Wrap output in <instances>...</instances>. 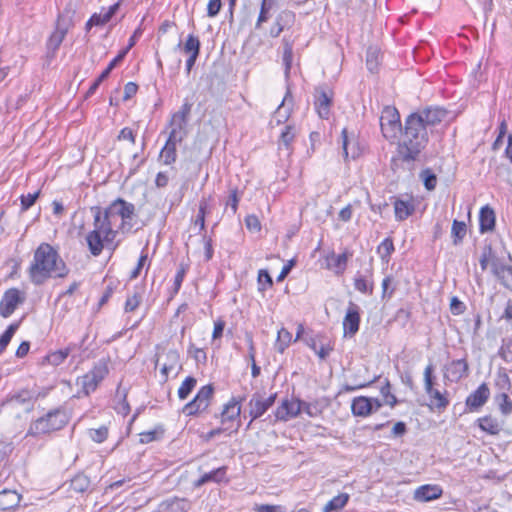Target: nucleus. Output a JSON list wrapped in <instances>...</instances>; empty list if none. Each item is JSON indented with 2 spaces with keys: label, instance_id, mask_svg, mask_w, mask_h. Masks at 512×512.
<instances>
[{
  "label": "nucleus",
  "instance_id": "nucleus-23",
  "mask_svg": "<svg viewBox=\"0 0 512 512\" xmlns=\"http://www.w3.org/2000/svg\"><path fill=\"white\" fill-rule=\"evenodd\" d=\"M493 274L499 279L502 285L512 290V266H507L500 261L493 263Z\"/></svg>",
  "mask_w": 512,
  "mask_h": 512
},
{
  "label": "nucleus",
  "instance_id": "nucleus-35",
  "mask_svg": "<svg viewBox=\"0 0 512 512\" xmlns=\"http://www.w3.org/2000/svg\"><path fill=\"white\" fill-rule=\"evenodd\" d=\"M366 65L370 72L376 73L380 65V50L377 47H369L366 53Z\"/></svg>",
  "mask_w": 512,
  "mask_h": 512
},
{
  "label": "nucleus",
  "instance_id": "nucleus-52",
  "mask_svg": "<svg viewBox=\"0 0 512 512\" xmlns=\"http://www.w3.org/2000/svg\"><path fill=\"white\" fill-rule=\"evenodd\" d=\"M258 285L259 290H266L267 288H270L273 285L272 278L267 270H260L258 272Z\"/></svg>",
  "mask_w": 512,
  "mask_h": 512
},
{
  "label": "nucleus",
  "instance_id": "nucleus-15",
  "mask_svg": "<svg viewBox=\"0 0 512 512\" xmlns=\"http://www.w3.org/2000/svg\"><path fill=\"white\" fill-rule=\"evenodd\" d=\"M24 299L23 294L18 289L11 288L7 290L0 302V314L4 318L9 317Z\"/></svg>",
  "mask_w": 512,
  "mask_h": 512
},
{
  "label": "nucleus",
  "instance_id": "nucleus-24",
  "mask_svg": "<svg viewBox=\"0 0 512 512\" xmlns=\"http://www.w3.org/2000/svg\"><path fill=\"white\" fill-rule=\"evenodd\" d=\"M181 141L182 140L173 139L172 137L168 136V139L160 152V157L165 165H170L176 161V145Z\"/></svg>",
  "mask_w": 512,
  "mask_h": 512
},
{
  "label": "nucleus",
  "instance_id": "nucleus-28",
  "mask_svg": "<svg viewBox=\"0 0 512 512\" xmlns=\"http://www.w3.org/2000/svg\"><path fill=\"white\" fill-rule=\"evenodd\" d=\"M415 211V206L412 201H405L397 199L394 202L395 218L398 221H403L411 216Z\"/></svg>",
  "mask_w": 512,
  "mask_h": 512
},
{
  "label": "nucleus",
  "instance_id": "nucleus-54",
  "mask_svg": "<svg viewBox=\"0 0 512 512\" xmlns=\"http://www.w3.org/2000/svg\"><path fill=\"white\" fill-rule=\"evenodd\" d=\"M239 200H240V197L238 195V189L237 188L231 189L230 195L226 202V207L231 208L233 215L236 214V212H237Z\"/></svg>",
  "mask_w": 512,
  "mask_h": 512
},
{
  "label": "nucleus",
  "instance_id": "nucleus-43",
  "mask_svg": "<svg viewBox=\"0 0 512 512\" xmlns=\"http://www.w3.org/2000/svg\"><path fill=\"white\" fill-rule=\"evenodd\" d=\"M451 235L453 237L454 245H458L459 243H461L466 235L465 222L454 220L452 224Z\"/></svg>",
  "mask_w": 512,
  "mask_h": 512
},
{
  "label": "nucleus",
  "instance_id": "nucleus-19",
  "mask_svg": "<svg viewBox=\"0 0 512 512\" xmlns=\"http://www.w3.org/2000/svg\"><path fill=\"white\" fill-rule=\"evenodd\" d=\"M307 344L322 360L326 359L333 350L331 340L325 336L318 335L316 337H311L307 341Z\"/></svg>",
  "mask_w": 512,
  "mask_h": 512
},
{
  "label": "nucleus",
  "instance_id": "nucleus-40",
  "mask_svg": "<svg viewBox=\"0 0 512 512\" xmlns=\"http://www.w3.org/2000/svg\"><path fill=\"white\" fill-rule=\"evenodd\" d=\"M70 352V347L51 352L45 357V361L50 365L58 366L64 362V360L69 356Z\"/></svg>",
  "mask_w": 512,
  "mask_h": 512
},
{
  "label": "nucleus",
  "instance_id": "nucleus-21",
  "mask_svg": "<svg viewBox=\"0 0 512 512\" xmlns=\"http://www.w3.org/2000/svg\"><path fill=\"white\" fill-rule=\"evenodd\" d=\"M468 373V364L464 359L452 361L446 368V376L451 381H458L466 377Z\"/></svg>",
  "mask_w": 512,
  "mask_h": 512
},
{
  "label": "nucleus",
  "instance_id": "nucleus-64",
  "mask_svg": "<svg viewBox=\"0 0 512 512\" xmlns=\"http://www.w3.org/2000/svg\"><path fill=\"white\" fill-rule=\"evenodd\" d=\"M359 308L357 305L353 303H349V306L346 310V314L343 320H359Z\"/></svg>",
  "mask_w": 512,
  "mask_h": 512
},
{
  "label": "nucleus",
  "instance_id": "nucleus-37",
  "mask_svg": "<svg viewBox=\"0 0 512 512\" xmlns=\"http://www.w3.org/2000/svg\"><path fill=\"white\" fill-rule=\"evenodd\" d=\"M354 287L363 294L371 295L373 292V281L361 274H357L354 278Z\"/></svg>",
  "mask_w": 512,
  "mask_h": 512
},
{
  "label": "nucleus",
  "instance_id": "nucleus-57",
  "mask_svg": "<svg viewBox=\"0 0 512 512\" xmlns=\"http://www.w3.org/2000/svg\"><path fill=\"white\" fill-rule=\"evenodd\" d=\"M187 269H188L187 265H185L183 263L180 264L178 271L175 275V279H174V287H175L176 291H178L180 289L182 282L184 280L185 274L187 272Z\"/></svg>",
  "mask_w": 512,
  "mask_h": 512
},
{
  "label": "nucleus",
  "instance_id": "nucleus-9",
  "mask_svg": "<svg viewBox=\"0 0 512 512\" xmlns=\"http://www.w3.org/2000/svg\"><path fill=\"white\" fill-rule=\"evenodd\" d=\"M240 414V401L236 398H232L227 404L224 405V408L221 412L220 417L222 426L229 427V429H233L234 432H237L240 427Z\"/></svg>",
  "mask_w": 512,
  "mask_h": 512
},
{
  "label": "nucleus",
  "instance_id": "nucleus-17",
  "mask_svg": "<svg viewBox=\"0 0 512 512\" xmlns=\"http://www.w3.org/2000/svg\"><path fill=\"white\" fill-rule=\"evenodd\" d=\"M414 114L421 116L423 123L430 129V132L433 133V129L447 116V111L440 107H429L415 112Z\"/></svg>",
  "mask_w": 512,
  "mask_h": 512
},
{
  "label": "nucleus",
  "instance_id": "nucleus-42",
  "mask_svg": "<svg viewBox=\"0 0 512 512\" xmlns=\"http://www.w3.org/2000/svg\"><path fill=\"white\" fill-rule=\"evenodd\" d=\"M143 298V290L135 289L127 296L124 309L126 312L134 311L140 305Z\"/></svg>",
  "mask_w": 512,
  "mask_h": 512
},
{
  "label": "nucleus",
  "instance_id": "nucleus-26",
  "mask_svg": "<svg viewBox=\"0 0 512 512\" xmlns=\"http://www.w3.org/2000/svg\"><path fill=\"white\" fill-rule=\"evenodd\" d=\"M21 496L15 490H3L0 492V509L10 510L18 506Z\"/></svg>",
  "mask_w": 512,
  "mask_h": 512
},
{
  "label": "nucleus",
  "instance_id": "nucleus-58",
  "mask_svg": "<svg viewBox=\"0 0 512 512\" xmlns=\"http://www.w3.org/2000/svg\"><path fill=\"white\" fill-rule=\"evenodd\" d=\"M392 277L391 276H387L383 279L382 281V297L383 298H390L392 296V294L394 293L395 291V288L394 287H391V284H392Z\"/></svg>",
  "mask_w": 512,
  "mask_h": 512
},
{
  "label": "nucleus",
  "instance_id": "nucleus-53",
  "mask_svg": "<svg viewBox=\"0 0 512 512\" xmlns=\"http://www.w3.org/2000/svg\"><path fill=\"white\" fill-rule=\"evenodd\" d=\"M89 436L93 441L102 443L108 436V429L105 426L98 429H91L89 431Z\"/></svg>",
  "mask_w": 512,
  "mask_h": 512
},
{
  "label": "nucleus",
  "instance_id": "nucleus-11",
  "mask_svg": "<svg viewBox=\"0 0 512 512\" xmlns=\"http://www.w3.org/2000/svg\"><path fill=\"white\" fill-rule=\"evenodd\" d=\"M276 396V393L267 397L260 392L254 393L248 403L251 421L261 417L274 404Z\"/></svg>",
  "mask_w": 512,
  "mask_h": 512
},
{
  "label": "nucleus",
  "instance_id": "nucleus-4",
  "mask_svg": "<svg viewBox=\"0 0 512 512\" xmlns=\"http://www.w3.org/2000/svg\"><path fill=\"white\" fill-rule=\"evenodd\" d=\"M102 211L111 219L112 222L116 216L121 218V223L118 228L122 232H127L132 229V221L136 217V208L134 204L127 202L122 198H117L105 209H102Z\"/></svg>",
  "mask_w": 512,
  "mask_h": 512
},
{
  "label": "nucleus",
  "instance_id": "nucleus-3",
  "mask_svg": "<svg viewBox=\"0 0 512 512\" xmlns=\"http://www.w3.org/2000/svg\"><path fill=\"white\" fill-rule=\"evenodd\" d=\"M93 212V230L86 236L88 249L93 256H99L103 249L112 248L116 245L114 240L118 234V230L113 228V222L105 215L101 207L95 206L91 208Z\"/></svg>",
  "mask_w": 512,
  "mask_h": 512
},
{
  "label": "nucleus",
  "instance_id": "nucleus-16",
  "mask_svg": "<svg viewBox=\"0 0 512 512\" xmlns=\"http://www.w3.org/2000/svg\"><path fill=\"white\" fill-rule=\"evenodd\" d=\"M302 411V402L298 399H285L275 411V417L280 421H288L298 416Z\"/></svg>",
  "mask_w": 512,
  "mask_h": 512
},
{
  "label": "nucleus",
  "instance_id": "nucleus-59",
  "mask_svg": "<svg viewBox=\"0 0 512 512\" xmlns=\"http://www.w3.org/2000/svg\"><path fill=\"white\" fill-rule=\"evenodd\" d=\"M192 104L188 101H185L181 106L180 110L175 112L172 116L182 119L188 122V116L191 112Z\"/></svg>",
  "mask_w": 512,
  "mask_h": 512
},
{
  "label": "nucleus",
  "instance_id": "nucleus-20",
  "mask_svg": "<svg viewBox=\"0 0 512 512\" xmlns=\"http://www.w3.org/2000/svg\"><path fill=\"white\" fill-rule=\"evenodd\" d=\"M490 390L486 383H482L473 393L466 399V406L471 410H478L488 400Z\"/></svg>",
  "mask_w": 512,
  "mask_h": 512
},
{
  "label": "nucleus",
  "instance_id": "nucleus-2",
  "mask_svg": "<svg viewBox=\"0 0 512 512\" xmlns=\"http://www.w3.org/2000/svg\"><path fill=\"white\" fill-rule=\"evenodd\" d=\"M430 129L418 114H410L405 120L402 143L399 145L401 158L405 162L415 161L429 142Z\"/></svg>",
  "mask_w": 512,
  "mask_h": 512
},
{
  "label": "nucleus",
  "instance_id": "nucleus-33",
  "mask_svg": "<svg viewBox=\"0 0 512 512\" xmlns=\"http://www.w3.org/2000/svg\"><path fill=\"white\" fill-rule=\"evenodd\" d=\"M478 422H479V427L481 428V430L487 432L490 435H497L502 430L501 423L493 417L486 416V417L480 418L478 420Z\"/></svg>",
  "mask_w": 512,
  "mask_h": 512
},
{
  "label": "nucleus",
  "instance_id": "nucleus-32",
  "mask_svg": "<svg viewBox=\"0 0 512 512\" xmlns=\"http://www.w3.org/2000/svg\"><path fill=\"white\" fill-rule=\"evenodd\" d=\"M275 6V0H262L259 16L255 25L257 29L260 28L264 22H267L271 18Z\"/></svg>",
  "mask_w": 512,
  "mask_h": 512
},
{
  "label": "nucleus",
  "instance_id": "nucleus-5",
  "mask_svg": "<svg viewBox=\"0 0 512 512\" xmlns=\"http://www.w3.org/2000/svg\"><path fill=\"white\" fill-rule=\"evenodd\" d=\"M67 423L66 415L59 411L49 412L45 417H41L33 422L27 435L38 436L42 434H47L56 430L61 429Z\"/></svg>",
  "mask_w": 512,
  "mask_h": 512
},
{
  "label": "nucleus",
  "instance_id": "nucleus-38",
  "mask_svg": "<svg viewBox=\"0 0 512 512\" xmlns=\"http://www.w3.org/2000/svg\"><path fill=\"white\" fill-rule=\"evenodd\" d=\"M394 244L392 238H385L377 247V252L383 262L388 263L392 253L394 252Z\"/></svg>",
  "mask_w": 512,
  "mask_h": 512
},
{
  "label": "nucleus",
  "instance_id": "nucleus-7",
  "mask_svg": "<svg viewBox=\"0 0 512 512\" xmlns=\"http://www.w3.org/2000/svg\"><path fill=\"white\" fill-rule=\"evenodd\" d=\"M108 367L105 361L97 362L88 373L77 379V385L80 386L85 395L95 391L99 383L108 375Z\"/></svg>",
  "mask_w": 512,
  "mask_h": 512
},
{
  "label": "nucleus",
  "instance_id": "nucleus-46",
  "mask_svg": "<svg viewBox=\"0 0 512 512\" xmlns=\"http://www.w3.org/2000/svg\"><path fill=\"white\" fill-rule=\"evenodd\" d=\"M351 256L348 252H343L342 254H339L337 256L333 255V268L335 269V272L338 274H342L347 266V262L349 257Z\"/></svg>",
  "mask_w": 512,
  "mask_h": 512
},
{
  "label": "nucleus",
  "instance_id": "nucleus-10",
  "mask_svg": "<svg viewBox=\"0 0 512 512\" xmlns=\"http://www.w3.org/2000/svg\"><path fill=\"white\" fill-rule=\"evenodd\" d=\"M180 357L176 350L163 349L157 354L156 365L160 367V371L165 379L170 373L177 372L180 369Z\"/></svg>",
  "mask_w": 512,
  "mask_h": 512
},
{
  "label": "nucleus",
  "instance_id": "nucleus-25",
  "mask_svg": "<svg viewBox=\"0 0 512 512\" xmlns=\"http://www.w3.org/2000/svg\"><path fill=\"white\" fill-rule=\"evenodd\" d=\"M189 508V502L185 499H170L162 502L157 512H185Z\"/></svg>",
  "mask_w": 512,
  "mask_h": 512
},
{
  "label": "nucleus",
  "instance_id": "nucleus-6",
  "mask_svg": "<svg viewBox=\"0 0 512 512\" xmlns=\"http://www.w3.org/2000/svg\"><path fill=\"white\" fill-rule=\"evenodd\" d=\"M380 126L387 140H395L401 131L400 114L395 107L386 106L380 116Z\"/></svg>",
  "mask_w": 512,
  "mask_h": 512
},
{
  "label": "nucleus",
  "instance_id": "nucleus-27",
  "mask_svg": "<svg viewBox=\"0 0 512 512\" xmlns=\"http://www.w3.org/2000/svg\"><path fill=\"white\" fill-rule=\"evenodd\" d=\"M33 394L28 390H23L17 395L13 396L8 404L12 407H23L25 411H30L33 407Z\"/></svg>",
  "mask_w": 512,
  "mask_h": 512
},
{
  "label": "nucleus",
  "instance_id": "nucleus-49",
  "mask_svg": "<svg viewBox=\"0 0 512 512\" xmlns=\"http://www.w3.org/2000/svg\"><path fill=\"white\" fill-rule=\"evenodd\" d=\"M291 340L292 335L290 334V332L283 328L280 329L278 331V338L276 344L278 351L282 353L284 349L288 346V344L291 342Z\"/></svg>",
  "mask_w": 512,
  "mask_h": 512
},
{
  "label": "nucleus",
  "instance_id": "nucleus-14",
  "mask_svg": "<svg viewBox=\"0 0 512 512\" xmlns=\"http://www.w3.org/2000/svg\"><path fill=\"white\" fill-rule=\"evenodd\" d=\"M213 395V387L211 385L203 386L195 396V398L185 405L183 411L187 415H193L204 410L209 405V400Z\"/></svg>",
  "mask_w": 512,
  "mask_h": 512
},
{
  "label": "nucleus",
  "instance_id": "nucleus-60",
  "mask_svg": "<svg viewBox=\"0 0 512 512\" xmlns=\"http://www.w3.org/2000/svg\"><path fill=\"white\" fill-rule=\"evenodd\" d=\"M245 224L248 230L258 232L261 229V224L257 216L248 215L245 218Z\"/></svg>",
  "mask_w": 512,
  "mask_h": 512
},
{
  "label": "nucleus",
  "instance_id": "nucleus-18",
  "mask_svg": "<svg viewBox=\"0 0 512 512\" xmlns=\"http://www.w3.org/2000/svg\"><path fill=\"white\" fill-rule=\"evenodd\" d=\"M443 494V489L437 484H425L415 489L413 499L417 502H429L439 499Z\"/></svg>",
  "mask_w": 512,
  "mask_h": 512
},
{
  "label": "nucleus",
  "instance_id": "nucleus-30",
  "mask_svg": "<svg viewBox=\"0 0 512 512\" xmlns=\"http://www.w3.org/2000/svg\"><path fill=\"white\" fill-rule=\"evenodd\" d=\"M342 148L345 159L351 157L355 159L359 156V148L355 140H350L347 136V130H342Z\"/></svg>",
  "mask_w": 512,
  "mask_h": 512
},
{
  "label": "nucleus",
  "instance_id": "nucleus-12",
  "mask_svg": "<svg viewBox=\"0 0 512 512\" xmlns=\"http://www.w3.org/2000/svg\"><path fill=\"white\" fill-rule=\"evenodd\" d=\"M424 387L426 393L432 399L435 407L439 409L446 408L449 404V400L446 396V392L433 388V366L428 365L424 370Z\"/></svg>",
  "mask_w": 512,
  "mask_h": 512
},
{
  "label": "nucleus",
  "instance_id": "nucleus-8",
  "mask_svg": "<svg viewBox=\"0 0 512 512\" xmlns=\"http://www.w3.org/2000/svg\"><path fill=\"white\" fill-rule=\"evenodd\" d=\"M334 93L327 85H319L314 91V106L319 117L328 119L333 104Z\"/></svg>",
  "mask_w": 512,
  "mask_h": 512
},
{
  "label": "nucleus",
  "instance_id": "nucleus-44",
  "mask_svg": "<svg viewBox=\"0 0 512 512\" xmlns=\"http://www.w3.org/2000/svg\"><path fill=\"white\" fill-rule=\"evenodd\" d=\"M196 379L193 377H187L181 384V386L178 389V396L180 399L184 400L188 397V395L191 393V391L196 386Z\"/></svg>",
  "mask_w": 512,
  "mask_h": 512
},
{
  "label": "nucleus",
  "instance_id": "nucleus-50",
  "mask_svg": "<svg viewBox=\"0 0 512 512\" xmlns=\"http://www.w3.org/2000/svg\"><path fill=\"white\" fill-rule=\"evenodd\" d=\"M18 328V324H11L7 330L0 337V354L6 349L7 345L11 341L15 331Z\"/></svg>",
  "mask_w": 512,
  "mask_h": 512
},
{
  "label": "nucleus",
  "instance_id": "nucleus-48",
  "mask_svg": "<svg viewBox=\"0 0 512 512\" xmlns=\"http://www.w3.org/2000/svg\"><path fill=\"white\" fill-rule=\"evenodd\" d=\"M420 177L423 180L424 186L427 190L432 191L435 189L437 185V177L430 169L423 170L420 174Z\"/></svg>",
  "mask_w": 512,
  "mask_h": 512
},
{
  "label": "nucleus",
  "instance_id": "nucleus-31",
  "mask_svg": "<svg viewBox=\"0 0 512 512\" xmlns=\"http://www.w3.org/2000/svg\"><path fill=\"white\" fill-rule=\"evenodd\" d=\"M169 126L171 128L169 136L173 139L183 140L186 137V121L172 116Z\"/></svg>",
  "mask_w": 512,
  "mask_h": 512
},
{
  "label": "nucleus",
  "instance_id": "nucleus-1",
  "mask_svg": "<svg viewBox=\"0 0 512 512\" xmlns=\"http://www.w3.org/2000/svg\"><path fill=\"white\" fill-rule=\"evenodd\" d=\"M69 268L58 251L48 243H41L34 251L33 260L28 268L31 282L42 285L50 278H64Z\"/></svg>",
  "mask_w": 512,
  "mask_h": 512
},
{
  "label": "nucleus",
  "instance_id": "nucleus-62",
  "mask_svg": "<svg viewBox=\"0 0 512 512\" xmlns=\"http://www.w3.org/2000/svg\"><path fill=\"white\" fill-rule=\"evenodd\" d=\"M481 258H485V260L491 261V271L493 272V263L495 261H500L494 254L491 245H485L482 249Z\"/></svg>",
  "mask_w": 512,
  "mask_h": 512
},
{
  "label": "nucleus",
  "instance_id": "nucleus-56",
  "mask_svg": "<svg viewBox=\"0 0 512 512\" xmlns=\"http://www.w3.org/2000/svg\"><path fill=\"white\" fill-rule=\"evenodd\" d=\"M466 309V305L457 297H452L450 300V311L453 315L457 316L462 314Z\"/></svg>",
  "mask_w": 512,
  "mask_h": 512
},
{
  "label": "nucleus",
  "instance_id": "nucleus-41",
  "mask_svg": "<svg viewBox=\"0 0 512 512\" xmlns=\"http://www.w3.org/2000/svg\"><path fill=\"white\" fill-rule=\"evenodd\" d=\"M200 40L197 36L190 34L188 35L184 45L183 51L184 53L194 56H199L200 53Z\"/></svg>",
  "mask_w": 512,
  "mask_h": 512
},
{
  "label": "nucleus",
  "instance_id": "nucleus-45",
  "mask_svg": "<svg viewBox=\"0 0 512 512\" xmlns=\"http://www.w3.org/2000/svg\"><path fill=\"white\" fill-rule=\"evenodd\" d=\"M381 396L382 406L389 405L390 407H394L397 403V398L391 393V385L387 381L384 386L381 387Z\"/></svg>",
  "mask_w": 512,
  "mask_h": 512
},
{
  "label": "nucleus",
  "instance_id": "nucleus-51",
  "mask_svg": "<svg viewBox=\"0 0 512 512\" xmlns=\"http://www.w3.org/2000/svg\"><path fill=\"white\" fill-rule=\"evenodd\" d=\"M295 128L291 125L285 126L284 130L280 135V143L283 144L286 148L290 146L295 138Z\"/></svg>",
  "mask_w": 512,
  "mask_h": 512
},
{
  "label": "nucleus",
  "instance_id": "nucleus-61",
  "mask_svg": "<svg viewBox=\"0 0 512 512\" xmlns=\"http://www.w3.org/2000/svg\"><path fill=\"white\" fill-rule=\"evenodd\" d=\"M254 512H284L280 505L256 504Z\"/></svg>",
  "mask_w": 512,
  "mask_h": 512
},
{
  "label": "nucleus",
  "instance_id": "nucleus-55",
  "mask_svg": "<svg viewBox=\"0 0 512 512\" xmlns=\"http://www.w3.org/2000/svg\"><path fill=\"white\" fill-rule=\"evenodd\" d=\"M40 192L37 191L35 193H29L27 195L21 196V209L22 211L28 210L31 206L34 205L35 201L39 197Z\"/></svg>",
  "mask_w": 512,
  "mask_h": 512
},
{
  "label": "nucleus",
  "instance_id": "nucleus-22",
  "mask_svg": "<svg viewBox=\"0 0 512 512\" xmlns=\"http://www.w3.org/2000/svg\"><path fill=\"white\" fill-rule=\"evenodd\" d=\"M495 212L494 210L486 205L481 208L479 213V229L481 233L493 231L495 227Z\"/></svg>",
  "mask_w": 512,
  "mask_h": 512
},
{
  "label": "nucleus",
  "instance_id": "nucleus-13",
  "mask_svg": "<svg viewBox=\"0 0 512 512\" xmlns=\"http://www.w3.org/2000/svg\"><path fill=\"white\" fill-rule=\"evenodd\" d=\"M382 407V402L377 398L359 396L353 399L351 409L355 416L367 417Z\"/></svg>",
  "mask_w": 512,
  "mask_h": 512
},
{
  "label": "nucleus",
  "instance_id": "nucleus-29",
  "mask_svg": "<svg viewBox=\"0 0 512 512\" xmlns=\"http://www.w3.org/2000/svg\"><path fill=\"white\" fill-rule=\"evenodd\" d=\"M226 479V467H219L209 473H205L201 478H199L195 483V487H200L207 482L213 481L216 483L222 482Z\"/></svg>",
  "mask_w": 512,
  "mask_h": 512
},
{
  "label": "nucleus",
  "instance_id": "nucleus-34",
  "mask_svg": "<svg viewBox=\"0 0 512 512\" xmlns=\"http://www.w3.org/2000/svg\"><path fill=\"white\" fill-rule=\"evenodd\" d=\"M67 33V28L61 27L59 24L56 30L51 34L47 41V48L52 52H55L63 42Z\"/></svg>",
  "mask_w": 512,
  "mask_h": 512
},
{
  "label": "nucleus",
  "instance_id": "nucleus-39",
  "mask_svg": "<svg viewBox=\"0 0 512 512\" xmlns=\"http://www.w3.org/2000/svg\"><path fill=\"white\" fill-rule=\"evenodd\" d=\"M89 487H90V480L84 474H77L70 481V489L75 492H78V493H83V492L87 491L89 489Z\"/></svg>",
  "mask_w": 512,
  "mask_h": 512
},
{
  "label": "nucleus",
  "instance_id": "nucleus-47",
  "mask_svg": "<svg viewBox=\"0 0 512 512\" xmlns=\"http://www.w3.org/2000/svg\"><path fill=\"white\" fill-rule=\"evenodd\" d=\"M208 201L209 199L202 198L199 202V211L195 219V225H199L200 230L205 229V215L208 211Z\"/></svg>",
  "mask_w": 512,
  "mask_h": 512
},
{
  "label": "nucleus",
  "instance_id": "nucleus-63",
  "mask_svg": "<svg viewBox=\"0 0 512 512\" xmlns=\"http://www.w3.org/2000/svg\"><path fill=\"white\" fill-rule=\"evenodd\" d=\"M221 6V0H209L207 5V15L209 17H215L219 13Z\"/></svg>",
  "mask_w": 512,
  "mask_h": 512
},
{
  "label": "nucleus",
  "instance_id": "nucleus-36",
  "mask_svg": "<svg viewBox=\"0 0 512 512\" xmlns=\"http://www.w3.org/2000/svg\"><path fill=\"white\" fill-rule=\"evenodd\" d=\"M349 498L350 496L347 493H341L335 496L323 507V512H332L342 509L348 503Z\"/></svg>",
  "mask_w": 512,
  "mask_h": 512
}]
</instances>
